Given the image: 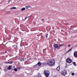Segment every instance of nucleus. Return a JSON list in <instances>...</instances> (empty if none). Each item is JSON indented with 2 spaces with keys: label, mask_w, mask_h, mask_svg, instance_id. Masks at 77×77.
I'll list each match as a JSON object with an SVG mask.
<instances>
[{
  "label": "nucleus",
  "mask_w": 77,
  "mask_h": 77,
  "mask_svg": "<svg viewBox=\"0 0 77 77\" xmlns=\"http://www.w3.org/2000/svg\"><path fill=\"white\" fill-rule=\"evenodd\" d=\"M47 65L51 66V65H53L54 66L55 65V61L53 59H51L50 60H48L47 63Z\"/></svg>",
  "instance_id": "1"
},
{
  "label": "nucleus",
  "mask_w": 77,
  "mask_h": 77,
  "mask_svg": "<svg viewBox=\"0 0 77 77\" xmlns=\"http://www.w3.org/2000/svg\"><path fill=\"white\" fill-rule=\"evenodd\" d=\"M44 74L45 75V77H49V75H50V72L48 70H45L44 71Z\"/></svg>",
  "instance_id": "2"
},
{
  "label": "nucleus",
  "mask_w": 77,
  "mask_h": 77,
  "mask_svg": "<svg viewBox=\"0 0 77 77\" xmlns=\"http://www.w3.org/2000/svg\"><path fill=\"white\" fill-rule=\"evenodd\" d=\"M66 62L67 63H72V60H71V59H70V58H68L66 59Z\"/></svg>",
  "instance_id": "3"
},
{
  "label": "nucleus",
  "mask_w": 77,
  "mask_h": 77,
  "mask_svg": "<svg viewBox=\"0 0 77 77\" xmlns=\"http://www.w3.org/2000/svg\"><path fill=\"white\" fill-rule=\"evenodd\" d=\"M61 73L63 75H65L66 74V71L65 70H63L61 72Z\"/></svg>",
  "instance_id": "4"
},
{
  "label": "nucleus",
  "mask_w": 77,
  "mask_h": 77,
  "mask_svg": "<svg viewBox=\"0 0 77 77\" xmlns=\"http://www.w3.org/2000/svg\"><path fill=\"white\" fill-rule=\"evenodd\" d=\"M63 45H61V44H60L58 45V47L57 48V49H60V48H61V47H62V46H63Z\"/></svg>",
  "instance_id": "5"
},
{
  "label": "nucleus",
  "mask_w": 77,
  "mask_h": 77,
  "mask_svg": "<svg viewBox=\"0 0 77 77\" xmlns=\"http://www.w3.org/2000/svg\"><path fill=\"white\" fill-rule=\"evenodd\" d=\"M74 56L75 57H77V51H75L74 53Z\"/></svg>",
  "instance_id": "6"
},
{
  "label": "nucleus",
  "mask_w": 77,
  "mask_h": 77,
  "mask_svg": "<svg viewBox=\"0 0 77 77\" xmlns=\"http://www.w3.org/2000/svg\"><path fill=\"white\" fill-rule=\"evenodd\" d=\"M53 46L54 47V48H57V47H58V45L57 44H54L53 45Z\"/></svg>",
  "instance_id": "7"
},
{
  "label": "nucleus",
  "mask_w": 77,
  "mask_h": 77,
  "mask_svg": "<svg viewBox=\"0 0 77 77\" xmlns=\"http://www.w3.org/2000/svg\"><path fill=\"white\" fill-rule=\"evenodd\" d=\"M41 64L42 63L41 62H38L37 64V65H38V66H41Z\"/></svg>",
  "instance_id": "8"
},
{
  "label": "nucleus",
  "mask_w": 77,
  "mask_h": 77,
  "mask_svg": "<svg viewBox=\"0 0 77 77\" xmlns=\"http://www.w3.org/2000/svg\"><path fill=\"white\" fill-rule=\"evenodd\" d=\"M7 69H9V70H10V69H11V66H8V68Z\"/></svg>",
  "instance_id": "9"
},
{
  "label": "nucleus",
  "mask_w": 77,
  "mask_h": 77,
  "mask_svg": "<svg viewBox=\"0 0 77 77\" xmlns=\"http://www.w3.org/2000/svg\"><path fill=\"white\" fill-rule=\"evenodd\" d=\"M20 60H21V61H25V60H24V59L23 58H20Z\"/></svg>",
  "instance_id": "10"
},
{
  "label": "nucleus",
  "mask_w": 77,
  "mask_h": 77,
  "mask_svg": "<svg viewBox=\"0 0 77 77\" xmlns=\"http://www.w3.org/2000/svg\"><path fill=\"white\" fill-rule=\"evenodd\" d=\"M73 63L74 65V66H77V64H76V63H75V62H73Z\"/></svg>",
  "instance_id": "11"
},
{
  "label": "nucleus",
  "mask_w": 77,
  "mask_h": 77,
  "mask_svg": "<svg viewBox=\"0 0 77 77\" xmlns=\"http://www.w3.org/2000/svg\"><path fill=\"white\" fill-rule=\"evenodd\" d=\"M26 8H32V7H31V6H26Z\"/></svg>",
  "instance_id": "12"
},
{
  "label": "nucleus",
  "mask_w": 77,
  "mask_h": 77,
  "mask_svg": "<svg viewBox=\"0 0 77 77\" xmlns=\"http://www.w3.org/2000/svg\"><path fill=\"white\" fill-rule=\"evenodd\" d=\"M72 48H71L69 50L67 51V53H68L69 52V51H72Z\"/></svg>",
  "instance_id": "13"
},
{
  "label": "nucleus",
  "mask_w": 77,
  "mask_h": 77,
  "mask_svg": "<svg viewBox=\"0 0 77 77\" xmlns=\"http://www.w3.org/2000/svg\"><path fill=\"white\" fill-rule=\"evenodd\" d=\"M17 9L16 7H13V8H10L11 9Z\"/></svg>",
  "instance_id": "14"
},
{
  "label": "nucleus",
  "mask_w": 77,
  "mask_h": 77,
  "mask_svg": "<svg viewBox=\"0 0 77 77\" xmlns=\"http://www.w3.org/2000/svg\"><path fill=\"white\" fill-rule=\"evenodd\" d=\"M60 69V67H58L57 68V71H59Z\"/></svg>",
  "instance_id": "15"
},
{
  "label": "nucleus",
  "mask_w": 77,
  "mask_h": 77,
  "mask_svg": "<svg viewBox=\"0 0 77 77\" xmlns=\"http://www.w3.org/2000/svg\"><path fill=\"white\" fill-rule=\"evenodd\" d=\"M25 9H26V8H22L21 10L22 11H24V10H25Z\"/></svg>",
  "instance_id": "16"
},
{
  "label": "nucleus",
  "mask_w": 77,
  "mask_h": 77,
  "mask_svg": "<svg viewBox=\"0 0 77 77\" xmlns=\"http://www.w3.org/2000/svg\"><path fill=\"white\" fill-rule=\"evenodd\" d=\"M12 63H13V62H12V61H10L8 62V63H10V64H12Z\"/></svg>",
  "instance_id": "17"
},
{
  "label": "nucleus",
  "mask_w": 77,
  "mask_h": 77,
  "mask_svg": "<svg viewBox=\"0 0 77 77\" xmlns=\"http://www.w3.org/2000/svg\"><path fill=\"white\" fill-rule=\"evenodd\" d=\"M45 36L46 37V38H48V34H46L45 35Z\"/></svg>",
  "instance_id": "18"
},
{
  "label": "nucleus",
  "mask_w": 77,
  "mask_h": 77,
  "mask_svg": "<svg viewBox=\"0 0 77 77\" xmlns=\"http://www.w3.org/2000/svg\"><path fill=\"white\" fill-rule=\"evenodd\" d=\"M14 71H17V69L16 68H15L14 69Z\"/></svg>",
  "instance_id": "19"
},
{
  "label": "nucleus",
  "mask_w": 77,
  "mask_h": 77,
  "mask_svg": "<svg viewBox=\"0 0 77 77\" xmlns=\"http://www.w3.org/2000/svg\"><path fill=\"white\" fill-rule=\"evenodd\" d=\"M70 46H71V45L69 44L68 45V47H70Z\"/></svg>",
  "instance_id": "20"
},
{
  "label": "nucleus",
  "mask_w": 77,
  "mask_h": 77,
  "mask_svg": "<svg viewBox=\"0 0 77 77\" xmlns=\"http://www.w3.org/2000/svg\"><path fill=\"white\" fill-rule=\"evenodd\" d=\"M72 75H74V73H72Z\"/></svg>",
  "instance_id": "21"
},
{
  "label": "nucleus",
  "mask_w": 77,
  "mask_h": 77,
  "mask_svg": "<svg viewBox=\"0 0 77 77\" xmlns=\"http://www.w3.org/2000/svg\"><path fill=\"white\" fill-rule=\"evenodd\" d=\"M37 65H37V64H36V65H34V66H34V67H35V66H37Z\"/></svg>",
  "instance_id": "22"
},
{
  "label": "nucleus",
  "mask_w": 77,
  "mask_h": 77,
  "mask_svg": "<svg viewBox=\"0 0 77 77\" xmlns=\"http://www.w3.org/2000/svg\"><path fill=\"white\" fill-rule=\"evenodd\" d=\"M28 18V16H27L26 17H25V20H26Z\"/></svg>",
  "instance_id": "23"
},
{
  "label": "nucleus",
  "mask_w": 77,
  "mask_h": 77,
  "mask_svg": "<svg viewBox=\"0 0 77 77\" xmlns=\"http://www.w3.org/2000/svg\"><path fill=\"white\" fill-rule=\"evenodd\" d=\"M11 13V11H8V12H7V14H9Z\"/></svg>",
  "instance_id": "24"
},
{
  "label": "nucleus",
  "mask_w": 77,
  "mask_h": 77,
  "mask_svg": "<svg viewBox=\"0 0 77 77\" xmlns=\"http://www.w3.org/2000/svg\"><path fill=\"white\" fill-rule=\"evenodd\" d=\"M44 20V19H43L42 20V21H43V22L44 23V21H43V20Z\"/></svg>",
  "instance_id": "25"
},
{
  "label": "nucleus",
  "mask_w": 77,
  "mask_h": 77,
  "mask_svg": "<svg viewBox=\"0 0 77 77\" xmlns=\"http://www.w3.org/2000/svg\"><path fill=\"white\" fill-rule=\"evenodd\" d=\"M8 62H5V63H8Z\"/></svg>",
  "instance_id": "26"
},
{
  "label": "nucleus",
  "mask_w": 77,
  "mask_h": 77,
  "mask_svg": "<svg viewBox=\"0 0 77 77\" xmlns=\"http://www.w3.org/2000/svg\"><path fill=\"white\" fill-rule=\"evenodd\" d=\"M43 64H44V65H45V63H43Z\"/></svg>",
  "instance_id": "27"
},
{
  "label": "nucleus",
  "mask_w": 77,
  "mask_h": 77,
  "mask_svg": "<svg viewBox=\"0 0 77 77\" xmlns=\"http://www.w3.org/2000/svg\"><path fill=\"white\" fill-rule=\"evenodd\" d=\"M5 53H7V51H5Z\"/></svg>",
  "instance_id": "28"
},
{
  "label": "nucleus",
  "mask_w": 77,
  "mask_h": 77,
  "mask_svg": "<svg viewBox=\"0 0 77 77\" xmlns=\"http://www.w3.org/2000/svg\"><path fill=\"white\" fill-rule=\"evenodd\" d=\"M16 47H17V45H15Z\"/></svg>",
  "instance_id": "29"
},
{
  "label": "nucleus",
  "mask_w": 77,
  "mask_h": 77,
  "mask_svg": "<svg viewBox=\"0 0 77 77\" xmlns=\"http://www.w3.org/2000/svg\"><path fill=\"white\" fill-rule=\"evenodd\" d=\"M15 45H14L13 46V47H15Z\"/></svg>",
  "instance_id": "30"
},
{
  "label": "nucleus",
  "mask_w": 77,
  "mask_h": 77,
  "mask_svg": "<svg viewBox=\"0 0 77 77\" xmlns=\"http://www.w3.org/2000/svg\"><path fill=\"white\" fill-rule=\"evenodd\" d=\"M5 69L6 70V69L5 68Z\"/></svg>",
  "instance_id": "31"
},
{
  "label": "nucleus",
  "mask_w": 77,
  "mask_h": 77,
  "mask_svg": "<svg viewBox=\"0 0 77 77\" xmlns=\"http://www.w3.org/2000/svg\"><path fill=\"white\" fill-rule=\"evenodd\" d=\"M44 50H45V49H43V50L44 51Z\"/></svg>",
  "instance_id": "32"
}]
</instances>
